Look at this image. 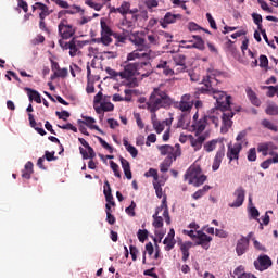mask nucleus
Returning <instances> with one entry per match:
<instances>
[{
	"label": "nucleus",
	"mask_w": 278,
	"mask_h": 278,
	"mask_svg": "<svg viewBox=\"0 0 278 278\" xmlns=\"http://www.w3.org/2000/svg\"><path fill=\"white\" fill-rule=\"evenodd\" d=\"M202 84L204 87L198 88L195 94H212L216 100L217 110H231V96H228L225 91L216 89L218 86V79L215 76H206L203 78Z\"/></svg>",
	"instance_id": "nucleus-1"
},
{
	"label": "nucleus",
	"mask_w": 278,
	"mask_h": 278,
	"mask_svg": "<svg viewBox=\"0 0 278 278\" xmlns=\"http://www.w3.org/2000/svg\"><path fill=\"white\" fill-rule=\"evenodd\" d=\"M170 105H173V98L160 88H154L147 102V109L151 114H155L162 108H170Z\"/></svg>",
	"instance_id": "nucleus-2"
},
{
	"label": "nucleus",
	"mask_w": 278,
	"mask_h": 278,
	"mask_svg": "<svg viewBox=\"0 0 278 278\" xmlns=\"http://www.w3.org/2000/svg\"><path fill=\"white\" fill-rule=\"evenodd\" d=\"M138 63H128L124 64V70L119 72L121 79H125V86L128 88H138Z\"/></svg>",
	"instance_id": "nucleus-3"
},
{
	"label": "nucleus",
	"mask_w": 278,
	"mask_h": 278,
	"mask_svg": "<svg viewBox=\"0 0 278 278\" xmlns=\"http://www.w3.org/2000/svg\"><path fill=\"white\" fill-rule=\"evenodd\" d=\"M201 173L202 170L200 166H190L185 174V181H188V184L195 186V188H199V186H203L205 181H207V176Z\"/></svg>",
	"instance_id": "nucleus-4"
},
{
	"label": "nucleus",
	"mask_w": 278,
	"mask_h": 278,
	"mask_svg": "<svg viewBox=\"0 0 278 278\" xmlns=\"http://www.w3.org/2000/svg\"><path fill=\"white\" fill-rule=\"evenodd\" d=\"M100 27L101 37L91 39V42H96L97 45H103L104 47H110V45L114 42V40L112 39V37L114 38V31L103 20L100 21Z\"/></svg>",
	"instance_id": "nucleus-5"
},
{
	"label": "nucleus",
	"mask_w": 278,
	"mask_h": 278,
	"mask_svg": "<svg viewBox=\"0 0 278 278\" xmlns=\"http://www.w3.org/2000/svg\"><path fill=\"white\" fill-rule=\"evenodd\" d=\"M59 36L61 40H71L77 34V27L68 23V20L62 18L58 25Z\"/></svg>",
	"instance_id": "nucleus-6"
},
{
	"label": "nucleus",
	"mask_w": 278,
	"mask_h": 278,
	"mask_svg": "<svg viewBox=\"0 0 278 278\" xmlns=\"http://www.w3.org/2000/svg\"><path fill=\"white\" fill-rule=\"evenodd\" d=\"M59 45L61 49H63L64 51L70 50L71 58L77 56L79 53V49L84 47V43L77 40L75 37H73L70 41H64L62 39H59Z\"/></svg>",
	"instance_id": "nucleus-7"
},
{
	"label": "nucleus",
	"mask_w": 278,
	"mask_h": 278,
	"mask_svg": "<svg viewBox=\"0 0 278 278\" xmlns=\"http://www.w3.org/2000/svg\"><path fill=\"white\" fill-rule=\"evenodd\" d=\"M129 41L132 42L139 51H147L148 49H151V46L147 43V34L144 31L130 33Z\"/></svg>",
	"instance_id": "nucleus-8"
},
{
	"label": "nucleus",
	"mask_w": 278,
	"mask_h": 278,
	"mask_svg": "<svg viewBox=\"0 0 278 278\" xmlns=\"http://www.w3.org/2000/svg\"><path fill=\"white\" fill-rule=\"evenodd\" d=\"M233 116H236V112L232 109L222 111V134H228L229 129L233 127Z\"/></svg>",
	"instance_id": "nucleus-9"
},
{
	"label": "nucleus",
	"mask_w": 278,
	"mask_h": 278,
	"mask_svg": "<svg viewBox=\"0 0 278 278\" xmlns=\"http://www.w3.org/2000/svg\"><path fill=\"white\" fill-rule=\"evenodd\" d=\"M177 110L180 112L190 113L192 108H194V101H192V96L190 93H186L180 98V101L176 103Z\"/></svg>",
	"instance_id": "nucleus-10"
},
{
	"label": "nucleus",
	"mask_w": 278,
	"mask_h": 278,
	"mask_svg": "<svg viewBox=\"0 0 278 278\" xmlns=\"http://www.w3.org/2000/svg\"><path fill=\"white\" fill-rule=\"evenodd\" d=\"M273 266V260H270V256L264 254L260 255L256 261H254V267L256 270H260V273H264V270H268Z\"/></svg>",
	"instance_id": "nucleus-11"
},
{
	"label": "nucleus",
	"mask_w": 278,
	"mask_h": 278,
	"mask_svg": "<svg viewBox=\"0 0 278 278\" xmlns=\"http://www.w3.org/2000/svg\"><path fill=\"white\" fill-rule=\"evenodd\" d=\"M241 151H242V143L228 144L226 156L228 157L230 164L231 162H233V160H236V162L240 160Z\"/></svg>",
	"instance_id": "nucleus-12"
},
{
	"label": "nucleus",
	"mask_w": 278,
	"mask_h": 278,
	"mask_svg": "<svg viewBox=\"0 0 278 278\" xmlns=\"http://www.w3.org/2000/svg\"><path fill=\"white\" fill-rule=\"evenodd\" d=\"M161 155H167L166 160H177V156L181 154L180 151L175 150L174 147L169 144H164L159 147Z\"/></svg>",
	"instance_id": "nucleus-13"
},
{
	"label": "nucleus",
	"mask_w": 278,
	"mask_h": 278,
	"mask_svg": "<svg viewBox=\"0 0 278 278\" xmlns=\"http://www.w3.org/2000/svg\"><path fill=\"white\" fill-rule=\"evenodd\" d=\"M207 132L197 136V138L192 135H188V140L194 151H201L203 147V142L207 140Z\"/></svg>",
	"instance_id": "nucleus-14"
},
{
	"label": "nucleus",
	"mask_w": 278,
	"mask_h": 278,
	"mask_svg": "<svg viewBox=\"0 0 278 278\" xmlns=\"http://www.w3.org/2000/svg\"><path fill=\"white\" fill-rule=\"evenodd\" d=\"M245 194L247 191L244 190V188L238 187L233 192V197L236 200L232 203H229V207H242Z\"/></svg>",
	"instance_id": "nucleus-15"
},
{
	"label": "nucleus",
	"mask_w": 278,
	"mask_h": 278,
	"mask_svg": "<svg viewBox=\"0 0 278 278\" xmlns=\"http://www.w3.org/2000/svg\"><path fill=\"white\" fill-rule=\"evenodd\" d=\"M207 125H210V122H207V115H203L198 122H193L192 129L195 132V136L203 135Z\"/></svg>",
	"instance_id": "nucleus-16"
},
{
	"label": "nucleus",
	"mask_w": 278,
	"mask_h": 278,
	"mask_svg": "<svg viewBox=\"0 0 278 278\" xmlns=\"http://www.w3.org/2000/svg\"><path fill=\"white\" fill-rule=\"evenodd\" d=\"M195 240H198L195 242L197 247H201L205 249V251H207V249H210V242L212 241V237L207 236L205 232L201 230H198Z\"/></svg>",
	"instance_id": "nucleus-17"
},
{
	"label": "nucleus",
	"mask_w": 278,
	"mask_h": 278,
	"mask_svg": "<svg viewBox=\"0 0 278 278\" xmlns=\"http://www.w3.org/2000/svg\"><path fill=\"white\" fill-rule=\"evenodd\" d=\"M81 118L84 119L77 121L78 125H86V127H89V129H96V131H99V134H101L102 136H105V132H103L101 128H99V126L94 125V123H97V119L90 116H85V115H81Z\"/></svg>",
	"instance_id": "nucleus-18"
},
{
	"label": "nucleus",
	"mask_w": 278,
	"mask_h": 278,
	"mask_svg": "<svg viewBox=\"0 0 278 278\" xmlns=\"http://www.w3.org/2000/svg\"><path fill=\"white\" fill-rule=\"evenodd\" d=\"M137 23H138V17L136 15L134 16L125 15L121 22V25L127 31H134V29H136Z\"/></svg>",
	"instance_id": "nucleus-19"
},
{
	"label": "nucleus",
	"mask_w": 278,
	"mask_h": 278,
	"mask_svg": "<svg viewBox=\"0 0 278 278\" xmlns=\"http://www.w3.org/2000/svg\"><path fill=\"white\" fill-rule=\"evenodd\" d=\"M153 73V67L150 62H137V75L149 77Z\"/></svg>",
	"instance_id": "nucleus-20"
},
{
	"label": "nucleus",
	"mask_w": 278,
	"mask_h": 278,
	"mask_svg": "<svg viewBox=\"0 0 278 278\" xmlns=\"http://www.w3.org/2000/svg\"><path fill=\"white\" fill-rule=\"evenodd\" d=\"M177 18H181V15L167 12L164 18L160 20L159 23L161 27H163V29H166L168 25H173V23H177Z\"/></svg>",
	"instance_id": "nucleus-21"
},
{
	"label": "nucleus",
	"mask_w": 278,
	"mask_h": 278,
	"mask_svg": "<svg viewBox=\"0 0 278 278\" xmlns=\"http://www.w3.org/2000/svg\"><path fill=\"white\" fill-rule=\"evenodd\" d=\"M247 251H249V239L241 236V238L237 241L236 253L239 257H241V255H244Z\"/></svg>",
	"instance_id": "nucleus-22"
},
{
	"label": "nucleus",
	"mask_w": 278,
	"mask_h": 278,
	"mask_svg": "<svg viewBox=\"0 0 278 278\" xmlns=\"http://www.w3.org/2000/svg\"><path fill=\"white\" fill-rule=\"evenodd\" d=\"M174 62L178 68H176V73H184L187 68L186 66V55L176 54L174 56Z\"/></svg>",
	"instance_id": "nucleus-23"
},
{
	"label": "nucleus",
	"mask_w": 278,
	"mask_h": 278,
	"mask_svg": "<svg viewBox=\"0 0 278 278\" xmlns=\"http://www.w3.org/2000/svg\"><path fill=\"white\" fill-rule=\"evenodd\" d=\"M225 157V148L218 150L215 154L212 170L216 172L220 168V164H223V159Z\"/></svg>",
	"instance_id": "nucleus-24"
},
{
	"label": "nucleus",
	"mask_w": 278,
	"mask_h": 278,
	"mask_svg": "<svg viewBox=\"0 0 278 278\" xmlns=\"http://www.w3.org/2000/svg\"><path fill=\"white\" fill-rule=\"evenodd\" d=\"M161 212H162V207L159 206L156 207L155 213L152 216L153 218L152 225L155 229H162V227H164V218H162V216H159Z\"/></svg>",
	"instance_id": "nucleus-25"
},
{
	"label": "nucleus",
	"mask_w": 278,
	"mask_h": 278,
	"mask_svg": "<svg viewBox=\"0 0 278 278\" xmlns=\"http://www.w3.org/2000/svg\"><path fill=\"white\" fill-rule=\"evenodd\" d=\"M245 92L252 105H255L256 108H260V105H262V101H260V98H257V94L255 93V91H253L251 87H248L245 89Z\"/></svg>",
	"instance_id": "nucleus-26"
},
{
	"label": "nucleus",
	"mask_w": 278,
	"mask_h": 278,
	"mask_svg": "<svg viewBox=\"0 0 278 278\" xmlns=\"http://www.w3.org/2000/svg\"><path fill=\"white\" fill-rule=\"evenodd\" d=\"M190 249H192V242L187 241L180 244V251L182 253V262H188L190 257Z\"/></svg>",
	"instance_id": "nucleus-27"
},
{
	"label": "nucleus",
	"mask_w": 278,
	"mask_h": 278,
	"mask_svg": "<svg viewBox=\"0 0 278 278\" xmlns=\"http://www.w3.org/2000/svg\"><path fill=\"white\" fill-rule=\"evenodd\" d=\"M25 90L28 94V99H29L30 103H31V101H35L36 103H42V98L37 90H34L31 88H25Z\"/></svg>",
	"instance_id": "nucleus-28"
},
{
	"label": "nucleus",
	"mask_w": 278,
	"mask_h": 278,
	"mask_svg": "<svg viewBox=\"0 0 278 278\" xmlns=\"http://www.w3.org/2000/svg\"><path fill=\"white\" fill-rule=\"evenodd\" d=\"M80 154L83 155V160H94L97 157V153L92 147H88L87 151L84 148H79Z\"/></svg>",
	"instance_id": "nucleus-29"
},
{
	"label": "nucleus",
	"mask_w": 278,
	"mask_h": 278,
	"mask_svg": "<svg viewBox=\"0 0 278 278\" xmlns=\"http://www.w3.org/2000/svg\"><path fill=\"white\" fill-rule=\"evenodd\" d=\"M97 114H101V112H112L114 111V104L112 102H101L100 106H94Z\"/></svg>",
	"instance_id": "nucleus-30"
},
{
	"label": "nucleus",
	"mask_w": 278,
	"mask_h": 278,
	"mask_svg": "<svg viewBox=\"0 0 278 278\" xmlns=\"http://www.w3.org/2000/svg\"><path fill=\"white\" fill-rule=\"evenodd\" d=\"M121 164H122V168L124 170L125 177L127 179H131L132 175H131V165L129 164V161H127V159H124L123 156H121Z\"/></svg>",
	"instance_id": "nucleus-31"
},
{
	"label": "nucleus",
	"mask_w": 278,
	"mask_h": 278,
	"mask_svg": "<svg viewBox=\"0 0 278 278\" xmlns=\"http://www.w3.org/2000/svg\"><path fill=\"white\" fill-rule=\"evenodd\" d=\"M152 127L156 131V134H162L165 128L164 123L157 119V115L155 113H153L152 115Z\"/></svg>",
	"instance_id": "nucleus-32"
},
{
	"label": "nucleus",
	"mask_w": 278,
	"mask_h": 278,
	"mask_svg": "<svg viewBox=\"0 0 278 278\" xmlns=\"http://www.w3.org/2000/svg\"><path fill=\"white\" fill-rule=\"evenodd\" d=\"M113 38L115 39V47H123L127 42V35L124 33L113 31Z\"/></svg>",
	"instance_id": "nucleus-33"
},
{
	"label": "nucleus",
	"mask_w": 278,
	"mask_h": 278,
	"mask_svg": "<svg viewBox=\"0 0 278 278\" xmlns=\"http://www.w3.org/2000/svg\"><path fill=\"white\" fill-rule=\"evenodd\" d=\"M156 68H162L163 74H165L167 77L168 75H175V71L168 66V62L166 61H160V63L156 65Z\"/></svg>",
	"instance_id": "nucleus-34"
},
{
	"label": "nucleus",
	"mask_w": 278,
	"mask_h": 278,
	"mask_svg": "<svg viewBox=\"0 0 278 278\" xmlns=\"http://www.w3.org/2000/svg\"><path fill=\"white\" fill-rule=\"evenodd\" d=\"M163 210V216L165 218L166 225H170V214L168 213V204H166V198L162 200L161 212Z\"/></svg>",
	"instance_id": "nucleus-35"
},
{
	"label": "nucleus",
	"mask_w": 278,
	"mask_h": 278,
	"mask_svg": "<svg viewBox=\"0 0 278 278\" xmlns=\"http://www.w3.org/2000/svg\"><path fill=\"white\" fill-rule=\"evenodd\" d=\"M131 8V3L127 1H123L122 4L117 8L118 14H122V16H127L129 14V9Z\"/></svg>",
	"instance_id": "nucleus-36"
},
{
	"label": "nucleus",
	"mask_w": 278,
	"mask_h": 278,
	"mask_svg": "<svg viewBox=\"0 0 278 278\" xmlns=\"http://www.w3.org/2000/svg\"><path fill=\"white\" fill-rule=\"evenodd\" d=\"M155 58V53L151 48H148L147 50L139 51V60H153Z\"/></svg>",
	"instance_id": "nucleus-37"
},
{
	"label": "nucleus",
	"mask_w": 278,
	"mask_h": 278,
	"mask_svg": "<svg viewBox=\"0 0 278 278\" xmlns=\"http://www.w3.org/2000/svg\"><path fill=\"white\" fill-rule=\"evenodd\" d=\"M37 10H40L41 12L39 13V18H42L43 16H49L51 12H49V7L42 2H36Z\"/></svg>",
	"instance_id": "nucleus-38"
},
{
	"label": "nucleus",
	"mask_w": 278,
	"mask_h": 278,
	"mask_svg": "<svg viewBox=\"0 0 278 278\" xmlns=\"http://www.w3.org/2000/svg\"><path fill=\"white\" fill-rule=\"evenodd\" d=\"M261 125H263L265 129H269V131H274L275 134L278 131V126L268 119H263Z\"/></svg>",
	"instance_id": "nucleus-39"
},
{
	"label": "nucleus",
	"mask_w": 278,
	"mask_h": 278,
	"mask_svg": "<svg viewBox=\"0 0 278 278\" xmlns=\"http://www.w3.org/2000/svg\"><path fill=\"white\" fill-rule=\"evenodd\" d=\"M270 147H273V143H260L257 147V151L258 153H262V155L266 157V155H268Z\"/></svg>",
	"instance_id": "nucleus-40"
},
{
	"label": "nucleus",
	"mask_w": 278,
	"mask_h": 278,
	"mask_svg": "<svg viewBox=\"0 0 278 278\" xmlns=\"http://www.w3.org/2000/svg\"><path fill=\"white\" fill-rule=\"evenodd\" d=\"M85 4L92 8V10H96V12H101V10H103V4L97 3L94 0H86Z\"/></svg>",
	"instance_id": "nucleus-41"
},
{
	"label": "nucleus",
	"mask_w": 278,
	"mask_h": 278,
	"mask_svg": "<svg viewBox=\"0 0 278 278\" xmlns=\"http://www.w3.org/2000/svg\"><path fill=\"white\" fill-rule=\"evenodd\" d=\"M163 244H165V251H173V249H175V244H177V241L175 239L165 238L163 240Z\"/></svg>",
	"instance_id": "nucleus-42"
},
{
	"label": "nucleus",
	"mask_w": 278,
	"mask_h": 278,
	"mask_svg": "<svg viewBox=\"0 0 278 278\" xmlns=\"http://www.w3.org/2000/svg\"><path fill=\"white\" fill-rule=\"evenodd\" d=\"M216 144H218V139H213L204 144V150L207 153H212V151H214V149H216Z\"/></svg>",
	"instance_id": "nucleus-43"
},
{
	"label": "nucleus",
	"mask_w": 278,
	"mask_h": 278,
	"mask_svg": "<svg viewBox=\"0 0 278 278\" xmlns=\"http://www.w3.org/2000/svg\"><path fill=\"white\" fill-rule=\"evenodd\" d=\"M207 190H210V186L205 185L202 189H199L198 191H195L192 198L195 199L197 201L201 199V197H205V193L207 192Z\"/></svg>",
	"instance_id": "nucleus-44"
},
{
	"label": "nucleus",
	"mask_w": 278,
	"mask_h": 278,
	"mask_svg": "<svg viewBox=\"0 0 278 278\" xmlns=\"http://www.w3.org/2000/svg\"><path fill=\"white\" fill-rule=\"evenodd\" d=\"M173 165V160L165 159L160 165L161 173H168V168Z\"/></svg>",
	"instance_id": "nucleus-45"
},
{
	"label": "nucleus",
	"mask_w": 278,
	"mask_h": 278,
	"mask_svg": "<svg viewBox=\"0 0 278 278\" xmlns=\"http://www.w3.org/2000/svg\"><path fill=\"white\" fill-rule=\"evenodd\" d=\"M144 177H153V184L160 181V176L157 175V169L150 168L144 173Z\"/></svg>",
	"instance_id": "nucleus-46"
},
{
	"label": "nucleus",
	"mask_w": 278,
	"mask_h": 278,
	"mask_svg": "<svg viewBox=\"0 0 278 278\" xmlns=\"http://www.w3.org/2000/svg\"><path fill=\"white\" fill-rule=\"evenodd\" d=\"M67 14H84V9H81V7L77 5V4H73L72 7H70L68 9H66Z\"/></svg>",
	"instance_id": "nucleus-47"
},
{
	"label": "nucleus",
	"mask_w": 278,
	"mask_h": 278,
	"mask_svg": "<svg viewBox=\"0 0 278 278\" xmlns=\"http://www.w3.org/2000/svg\"><path fill=\"white\" fill-rule=\"evenodd\" d=\"M137 238H138L139 242H146L147 239L149 238V230L139 229L138 232H137Z\"/></svg>",
	"instance_id": "nucleus-48"
},
{
	"label": "nucleus",
	"mask_w": 278,
	"mask_h": 278,
	"mask_svg": "<svg viewBox=\"0 0 278 278\" xmlns=\"http://www.w3.org/2000/svg\"><path fill=\"white\" fill-rule=\"evenodd\" d=\"M142 1H143V5H146V8L150 10V12H153V8H157V5H160V2H157V0H142Z\"/></svg>",
	"instance_id": "nucleus-49"
},
{
	"label": "nucleus",
	"mask_w": 278,
	"mask_h": 278,
	"mask_svg": "<svg viewBox=\"0 0 278 278\" xmlns=\"http://www.w3.org/2000/svg\"><path fill=\"white\" fill-rule=\"evenodd\" d=\"M266 114H268V116H278V105L269 104L266 109Z\"/></svg>",
	"instance_id": "nucleus-50"
},
{
	"label": "nucleus",
	"mask_w": 278,
	"mask_h": 278,
	"mask_svg": "<svg viewBox=\"0 0 278 278\" xmlns=\"http://www.w3.org/2000/svg\"><path fill=\"white\" fill-rule=\"evenodd\" d=\"M134 60H140V49L137 48L135 51L128 53L127 62H134Z\"/></svg>",
	"instance_id": "nucleus-51"
},
{
	"label": "nucleus",
	"mask_w": 278,
	"mask_h": 278,
	"mask_svg": "<svg viewBox=\"0 0 278 278\" xmlns=\"http://www.w3.org/2000/svg\"><path fill=\"white\" fill-rule=\"evenodd\" d=\"M105 73H108L111 79H118V77H121V72L112 70V67H106Z\"/></svg>",
	"instance_id": "nucleus-52"
},
{
	"label": "nucleus",
	"mask_w": 278,
	"mask_h": 278,
	"mask_svg": "<svg viewBox=\"0 0 278 278\" xmlns=\"http://www.w3.org/2000/svg\"><path fill=\"white\" fill-rule=\"evenodd\" d=\"M39 28L41 29V31H45L46 34H51V29H49V27H47V23L45 22V18H47V16L43 17H39Z\"/></svg>",
	"instance_id": "nucleus-53"
},
{
	"label": "nucleus",
	"mask_w": 278,
	"mask_h": 278,
	"mask_svg": "<svg viewBox=\"0 0 278 278\" xmlns=\"http://www.w3.org/2000/svg\"><path fill=\"white\" fill-rule=\"evenodd\" d=\"M54 77H61L62 79L68 77V68H60L58 72H54Z\"/></svg>",
	"instance_id": "nucleus-54"
},
{
	"label": "nucleus",
	"mask_w": 278,
	"mask_h": 278,
	"mask_svg": "<svg viewBox=\"0 0 278 278\" xmlns=\"http://www.w3.org/2000/svg\"><path fill=\"white\" fill-rule=\"evenodd\" d=\"M252 18L254 21V24L257 25V29H263L262 28V15L258 13H252Z\"/></svg>",
	"instance_id": "nucleus-55"
},
{
	"label": "nucleus",
	"mask_w": 278,
	"mask_h": 278,
	"mask_svg": "<svg viewBox=\"0 0 278 278\" xmlns=\"http://www.w3.org/2000/svg\"><path fill=\"white\" fill-rule=\"evenodd\" d=\"M55 114L61 121H67L68 118H71V113L68 111H56Z\"/></svg>",
	"instance_id": "nucleus-56"
},
{
	"label": "nucleus",
	"mask_w": 278,
	"mask_h": 278,
	"mask_svg": "<svg viewBox=\"0 0 278 278\" xmlns=\"http://www.w3.org/2000/svg\"><path fill=\"white\" fill-rule=\"evenodd\" d=\"M128 216H136V202L131 201L130 205L125 210Z\"/></svg>",
	"instance_id": "nucleus-57"
},
{
	"label": "nucleus",
	"mask_w": 278,
	"mask_h": 278,
	"mask_svg": "<svg viewBox=\"0 0 278 278\" xmlns=\"http://www.w3.org/2000/svg\"><path fill=\"white\" fill-rule=\"evenodd\" d=\"M255 160H257V152L255 148H251L248 152V161L255 162Z\"/></svg>",
	"instance_id": "nucleus-58"
},
{
	"label": "nucleus",
	"mask_w": 278,
	"mask_h": 278,
	"mask_svg": "<svg viewBox=\"0 0 278 278\" xmlns=\"http://www.w3.org/2000/svg\"><path fill=\"white\" fill-rule=\"evenodd\" d=\"M42 157L43 160L46 159L47 162H54L55 160H58V157L55 156V151H52V152L46 151L45 156Z\"/></svg>",
	"instance_id": "nucleus-59"
},
{
	"label": "nucleus",
	"mask_w": 278,
	"mask_h": 278,
	"mask_svg": "<svg viewBox=\"0 0 278 278\" xmlns=\"http://www.w3.org/2000/svg\"><path fill=\"white\" fill-rule=\"evenodd\" d=\"M110 167L112 168L115 177H118L121 179V172L118 170V164H116L114 161H110Z\"/></svg>",
	"instance_id": "nucleus-60"
},
{
	"label": "nucleus",
	"mask_w": 278,
	"mask_h": 278,
	"mask_svg": "<svg viewBox=\"0 0 278 278\" xmlns=\"http://www.w3.org/2000/svg\"><path fill=\"white\" fill-rule=\"evenodd\" d=\"M258 66L261 68H268V56L261 54Z\"/></svg>",
	"instance_id": "nucleus-61"
},
{
	"label": "nucleus",
	"mask_w": 278,
	"mask_h": 278,
	"mask_svg": "<svg viewBox=\"0 0 278 278\" xmlns=\"http://www.w3.org/2000/svg\"><path fill=\"white\" fill-rule=\"evenodd\" d=\"M153 187H154V190H155V192H156V197L159 198V199H162V184L160 182V180L159 181H156V182H153Z\"/></svg>",
	"instance_id": "nucleus-62"
},
{
	"label": "nucleus",
	"mask_w": 278,
	"mask_h": 278,
	"mask_svg": "<svg viewBox=\"0 0 278 278\" xmlns=\"http://www.w3.org/2000/svg\"><path fill=\"white\" fill-rule=\"evenodd\" d=\"M207 117V123L210 125V123H212L213 125H215V127H218V124L220 123V121L218 119V116L216 115H206Z\"/></svg>",
	"instance_id": "nucleus-63"
},
{
	"label": "nucleus",
	"mask_w": 278,
	"mask_h": 278,
	"mask_svg": "<svg viewBox=\"0 0 278 278\" xmlns=\"http://www.w3.org/2000/svg\"><path fill=\"white\" fill-rule=\"evenodd\" d=\"M159 40H160V37H157L156 35L154 34L148 35L149 45H160Z\"/></svg>",
	"instance_id": "nucleus-64"
}]
</instances>
